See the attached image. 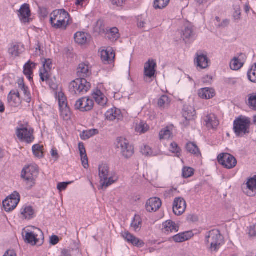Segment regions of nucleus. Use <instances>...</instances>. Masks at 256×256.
Listing matches in <instances>:
<instances>
[{"label": "nucleus", "mask_w": 256, "mask_h": 256, "mask_svg": "<svg viewBox=\"0 0 256 256\" xmlns=\"http://www.w3.org/2000/svg\"><path fill=\"white\" fill-rule=\"evenodd\" d=\"M50 21L53 28L62 30H66L72 22L70 14L64 9L54 10Z\"/></svg>", "instance_id": "obj_1"}, {"label": "nucleus", "mask_w": 256, "mask_h": 256, "mask_svg": "<svg viewBox=\"0 0 256 256\" xmlns=\"http://www.w3.org/2000/svg\"><path fill=\"white\" fill-rule=\"evenodd\" d=\"M233 130L236 137L242 138L250 133L251 119L245 116L240 115L234 121Z\"/></svg>", "instance_id": "obj_2"}, {"label": "nucleus", "mask_w": 256, "mask_h": 256, "mask_svg": "<svg viewBox=\"0 0 256 256\" xmlns=\"http://www.w3.org/2000/svg\"><path fill=\"white\" fill-rule=\"evenodd\" d=\"M205 243L210 252H216L224 244V238L218 230L208 232L205 237Z\"/></svg>", "instance_id": "obj_3"}, {"label": "nucleus", "mask_w": 256, "mask_h": 256, "mask_svg": "<svg viewBox=\"0 0 256 256\" xmlns=\"http://www.w3.org/2000/svg\"><path fill=\"white\" fill-rule=\"evenodd\" d=\"M38 174V166L37 164H33L23 168L21 173V178L25 182L28 188L30 189L35 185Z\"/></svg>", "instance_id": "obj_4"}, {"label": "nucleus", "mask_w": 256, "mask_h": 256, "mask_svg": "<svg viewBox=\"0 0 256 256\" xmlns=\"http://www.w3.org/2000/svg\"><path fill=\"white\" fill-rule=\"evenodd\" d=\"M22 235L24 242L32 246H40L44 243V233L40 228H36L33 231L25 230Z\"/></svg>", "instance_id": "obj_5"}, {"label": "nucleus", "mask_w": 256, "mask_h": 256, "mask_svg": "<svg viewBox=\"0 0 256 256\" xmlns=\"http://www.w3.org/2000/svg\"><path fill=\"white\" fill-rule=\"evenodd\" d=\"M16 134L20 142L28 144L32 143L35 139L34 130L28 125H19V126L16 128Z\"/></svg>", "instance_id": "obj_6"}, {"label": "nucleus", "mask_w": 256, "mask_h": 256, "mask_svg": "<svg viewBox=\"0 0 256 256\" xmlns=\"http://www.w3.org/2000/svg\"><path fill=\"white\" fill-rule=\"evenodd\" d=\"M90 84L86 78H78L70 84L69 89L72 94L83 95L90 89Z\"/></svg>", "instance_id": "obj_7"}, {"label": "nucleus", "mask_w": 256, "mask_h": 256, "mask_svg": "<svg viewBox=\"0 0 256 256\" xmlns=\"http://www.w3.org/2000/svg\"><path fill=\"white\" fill-rule=\"evenodd\" d=\"M117 148L120 150L122 156L126 159L130 158L134 154V147L128 141L122 137L117 138Z\"/></svg>", "instance_id": "obj_8"}, {"label": "nucleus", "mask_w": 256, "mask_h": 256, "mask_svg": "<svg viewBox=\"0 0 256 256\" xmlns=\"http://www.w3.org/2000/svg\"><path fill=\"white\" fill-rule=\"evenodd\" d=\"M99 176L100 179V184L102 188H106L114 183L117 180V178L114 179V177L110 176L108 178L109 174V167L106 164H102L99 166Z\"/></svg>", "instance_id": "obj_9"}, {"label": "nucleus", "mask_w": 256, "mask_h": 256, "mask_svg": "<svg viewBox=\"0 0 256 256\" xmlns=\"http://www.w3.org/2000/svg\"><path fill=\"white\" fill-rule=\"evenodd\" d=\"M181 38L186 44L192 43L196 38V35L194 26L190 24H185L180 32Z\"/></svg>", "instance_id": "obj_10"}, {"label": "nucleus", "mask_w": 256, "mask_h": 256, "mask_svg": "<svg viewBox=\"0 0 256 256\" xmlns=\"http://www.w3.org/2000/svg\"><path fill=\"white\" fill-rule=\"evenodd\" d=\"M20 200L19 194L16 192H14L3 201L2 204L4 210L9 212L14 210L17 206Z\"/></svg>", "instance_id": "obj_11"}, {"label": "nucleus", "mask_w": 256, "mask_h": 256, "mask_svg": "<svg viewBox=\"0 0 256 256\" xmlns=\"http://www.w3.org/2000/svg\"><path fill=\"white\" fill-rule=\"evenodd\" d=\"M218 161L224 168L231 169L236 166L237 161L232 154L228 153L220 154L218 156Z\"/></svg>", "instance_id": "obj_12"}, {"label": "nucleus", "mask_w": 256, "mask_h": 256, "mask_svg": "<svg viewBox=\"0 0 256 256\" xmlns=\"http://www.w3.org/2000/svg\"><path fill=\"white\" fill-rule=\"evenodd\" d=\"M42 61L43 68L40 70V80L42 82H46L47 84H50V72L52 66V60L50 58H44Z\"/></svg>", "instance_id": "obj_13"}, {"label": "nucleus", "mask_w": 256, "mask_h": 256, "mask_svg": "<svg viewBox=\"0 0 256 256\" xmlns=\"http://www.w3.org/2000/svg\"><path fill=\"white\" fill-rule=\"evenodd\" d=\"M94 106V102L88 97H83L78 100L74 105L76 109L81 112H88L91 110Z\"/></svg>", "instance_id": "obj_14"}, {"label": "nucleus", "mask_w": 256, "mask_h": 256, "mask_svg": "<svg viewBox=\"0 0 256 256\" xmlns=\"http://www.w3.org/2000/svg\"><path fill=\"white\" fill-rule=\"evenodd\" d=\"M18 18L22 23L24 24H29L32 20L30 18L31 11L29 4H24L18 10Z\"/></svg>", "instance_id": "obj_15"}, {"label": "nucleus", "mask_w": 256, "mask_h": 256, "mask_svg": "<svg viewBox=\"0 0 256 256\" xmlns=\"http://www.w3.org/2000/svg\"><path fill=\"white\" fill-rule=\"evenodd\" d=\"M186 204L184 199L182 197H177L173 202V212L176 216L182 215L186 210Z\"/></svg>", "instance_id": "obj_16"}, {"label": "nucleus", "mask_w": 256, "mask_h": 256, "mask_svg": "<svg viewBox=\"0 0 256 256\" xmlns=\"http://www.w3.org/2000/svg\"><path fill=\"white\" fill-rule=\"evenodd\" d=\"M204 124L208 130L216 129L219 124V121L214 114H206L203 117Z\"/></svg>", "instance_id": "obj_17"}, {"label": "nucleus", "mask_w": 256, "mask_h": 256, "mask_svg": "<svg viewBox=\"0 0 256 256\" xmlns=\"http://www.w3.org/2000/svg\"><path fill=\"white\" fill-rule=\"evenodd\" d=\"M246 59V56L240 53L235 56L230 62V68L233 70H240L244 65Z\"/></svg>", "instance_id": "obj_18"}, {"label": "nucleus", "mask_w": 256, "mask_h": 256, "mask_svg": "<svg viewBox=\"0 0 256 256\" xmlns=\"http://www.w3.org/2000/svg\"><path fill=\"white\" fill-rule=\"evenodd\" d=\"M91 74V68L88 62H84L79 64L76 72L78 78H86L90 76Z\"/></svg>", "instance_id": "obj_19"}, {"label": "nucleus", "mask_w": 256, "mask_h": 256, "mask_svg": "<svg viewBox=\"0 0 256 256\" xmlns=\"http://www.w3.org/2000/svg\"><path fill=\"white\" fill-rule=\"evenodd\" d=\"M101 59L104 64H110L114 62L115 54L112 48H107L100 52Z\"/></svg>", "instance_id": "obj_20"}, {"label": "nucleus", "mask_w": 256, "mask_h": 256, "mask_svg": "<svg viewBox=\"0 0 256 256\" xmlns=\"http://www.w3.org/2000/svg\"><path fill=\"white\" fill-rule=\"evenodd\" d=\"M24 46L20 42H14L10 44L8 48L9 55L12 58L19 56L24 50Z\"/></svg>", "instance_id": "obj_21"}, {"label": "nucleus", "mask_w": 256, "mask_h": 256, "mask_svg": "<svg viewBox=\"0 0 256 256\" xmlns=\"http://www.w3.org/2000/svg\"><path fill=\"white\" fill-rule=\"evenodd\" d=\"M162 206V202L160 198H152L149 199L146 202V208L148 212H152L158 210Z\"/></svg>", "instance_id": "obj_22"}, {"label": "nucleus", "mask_w": 256, "mask_h": 256, "mask_svg": "<svg viewBox=\"0 0 256 256\" xmlns=\"http://www.w3.org/2000/svg\"><path fill=\"white\" fill-rule=\"evenodd\" d=\"M246 188H244V192L248 196H252L256 194V176L248 179L246 183Z\"/></svg>", "instance_id": "obj_23"}, {"label": "nucleus", "mask_w": 256, "mask_h": 256, "mask_svg": "<svg viewBox=\"0 0 256 256\" xmlns=\"http://www.w3.org/2000/svg\"><path fill=\"white\" fill-rule=\"evenodd\" d=\"M122 236L128 242L132 244L134 246L142 247L144 245V242L142 240H140L128 232H124L122 234Z\"/></svg>", "instance_id": "obj_24"}, {"label": "nucleus", "mask_w": 256, "mask_h": 256, "mask_svg": "<svg viewBox=\"0 0 256 256\" xmlns=\"http://www.w3.org/2000/svg\"><path fill=\"white\" fill-rule=\"evenodd\" d=\"M182 114L183 117L186 120V125H188L189 121L194 118L196 115V111L194 108L190 105H184V106Z\"/></svg>", "instance_id": "obj_25"}, {"label": "nucleus", "mask_w": 256, "mask_h": 256, "mask_svg": "<svg viewBox=\"0 0 256 256\" xmlns=\"http://www.w3.org/2000/svg\"><path fill=\"white\" fill-rule=\"evenodd\" d=\"M178 226L171 220H166L162 224V231L166 234L176 232L178 231Z\"/></svg>", "instance_id": "obj_26"}, {"label": "nucleus", "mask_w": 256, "mask_h": 256, "mask_svg": "<svg viewBox=\"0 0 256 256\" xmlns=\"http://www.w3.org/2000/svg\"><path fill=\"white\" fill-rule=\"evenodd\" d=\"M36 64L29 60L23 68V73L30 82L32 80L33 70L36 68Z\"/></svg>", "instance_id": "obj_27"}, {"label": "nucleus", "mask_w": 256, "mask_h": 256, "mask_svg": "<svg viewBox=\"0 0 256 256\" xmlns=\"http://www.w3.org/2000/svg\"><path fill=\"white\" fill-rule=\"evenodd\" d=\"M196 58L194 60L197 66L202 69L208 67V60L207 56L202 52L196 54Z\"/></svg>", "instance_id": "obj_28"}, {"label": "nucleus", "mask_w": 256, "mask_h": 256, "mask_svg": "<svg viewBox=\"0 0 256 256\" xmlns=\"http://www.w3.org/2000/svg\"><path fill=\"white\" fill-rule=\"evenodd\" d=\"M156 66V62L154 60H149L145 64L144 75L148 78H152L155 74V68Z\"/></svg>", "instance_id": "obj_29"}, {"label": "nucleus", "mask_w": 256, "mask_h": 256, "mask_svg": "<svg viewBox=\"0 0 256 256\" xmlns=\"http://www.w3.org/2000/svg\"><path fill=\"white\" fill-rule=\"evenodd\" d=\"M92 96L98 104L104 106L106 104L107 98L100 90H94Z\"/></svg>", "instance_id": "obj_30"}, {"label": "nucleus", "mask_w": 256, "mask_h": 256, "mask_svg": "<svg viewBox=\"0 0 256 256\" xmlns=\"http://www.w3.org/2000/svg\"><path fill=\"white\" fill-rule=\"evenodd\" d=\"M21 217L26 220H31L34 216V210L32 206H24L20 211Z\"/></svg>", "instance_id": "obj_31"}, {"label": "nucleus", "mask_w": 256, "mask_h": 256, "mask_svg": "<svg viewBox=\"0 0 256 256\" xmlns=\"http://www.w3.org/2000/svg\"><path fill=\"white\" fill-rule=\"evenodd\" d=\"M8 100L12 106H17L20 104V94L18 90H11L8 96Z\"/></svg>", "instance_id": "obj_32"}, {"label": "nucleus", "mask_w": 256, "mask_h": 256, "mask_svg": "<svg viewBox=\"0 0 256 256\" xmlns=\"http://www.w3.org/2000/svg\"><path fill=\"white\" fill-rule=\"evenodd\" d=\"M198 94L200 98L208 100L214 96L215 91L212 88H204L200 89Z\"/></svg>", "instance_id": "obj_33"}, {"label": "nucleus", "mask_w": 256, "mask_h": 256, "mask_svg": "<svg viewBox=\"0 0 256 256\" xmlns=\"http://www.w3.org/2000/svg\"><path fill=\"white\" fill-rule=\"evenodd\" d=\"M105 116L106 118L110 120H114L116 119L120 120L122 117L120 110L116 108L108 110Z\"/></svg>", "instance_id": "obj_34"}, {"label": "nucleus", "mask_w": 256, "mask_h": 256, "mask_svg": "<svg viewBox=\"0 0 256 256\" xmlns=\"http://www.w3.org/2000/svg\"><path fill=\"white\" fill-rule=\"evenodd\" d=\"M186 148L188 152L197 157L201 156V152L198 146L194 142H188L186 144Z\"/></svg>", "instance_id": "obj_35"}, {"label": "nucleus", "mask_w": 256, "mask_h": 256, "mask_svg": "<svg viewBox=\"0 0 256 256\" xmlns=\"http://www.w3.org/2000/svg\"><path fill=\"white\" fill-rule=\"evenodd\" d=\"M170 103V100L169 97L166 95H162L158 99V104L161 110H163L168 108Z\"/></svg>", "instance_id": "obj_36"}, {"label": "nucleus", "mask_w": 256, "mask_h": 256, "mask_svg": "<svg viewBox=\"0 0 256 256\" xmlns=\"http://www.w3.org/2000/svg\"><path fill=\"white\" fill-rule=\"evenodd\" d=\"M142 225V220L138 214H135L130 224V226L132 228L135 232H138L141 228Z\"/></svg>", "instance_id": "obj_37"}, {"label": "nucleus", "mask_w": 256, "mask_h": 256, "mask_svg": "<svg viewBox=\"0 0 256 256\" xmlns=\"http://www.w3.org/2000/svg\"><path fill=\"white\" fill-rule=\"evenodd\" d=\"M87 34L84 32H77L74 34V40L79 44L83 45L87 42Z\"/></svg>", "instance_id": "obj_38"}, {"label": "nucleus", "mask_w": 256, "mask_h": 256, "mask_svg": "<svg viewBox=\"0 0 256 256\" xmlns=\"http://www.w3.org/2000/svg\"><path fill=\"white\" fill-rule=\"evenodd\" d=\"M32 152L34 155L37 158H41L44 157V146L40 144H35L32 146Z\"/></svg>", "instance_id": "obj_39"}, {"label": "nucleus", "mask_w": 256, "mask_h": 256, "mask_svg": "<svg viewBox=\"0 0 256 256\" xmlns=\"http://www.w3.org/2000/svg\"><path fill=\"white\" fill-rule=\"evenodd\" d=\"M98 134V130L93 128L89 130H84L80 134V137L82 140H86Z\"/></svg>", "instance_id": "obj_40"}, {"label": "nucleus", "mask_w": 256, "mask_h": 256, "mask_svg": "<svg viewBox=\"0 0 256 256\" xmlns=\"http://www.w3.org/2000/svg\"><path fill=\"white\" fill-rule=\"evenodd\" d=\"M149 130L148 124L142 120H140L139 122L136 124L135 130L137 132L144 134Z\"/></svg>", "instance_id": "obj_41"}, {"label": "nucleus", "mask_w": 256, "mask_h": 256, "mask_svg": "<svg viewBox=\"0 0 256 256\" xmlns=\"http://www.w3.org/2000/svg\"><path fill=\"white\" fill-rule=\"evenodd\" d=\"M190 236L189 234V232H185L182 233H179L172 237L173 240L176 242H182L186 240H188Z\"/></svg>", "instance_id": "obj_42"}, {"label": "nucleus", "mask_w": 256, "mask_h": 256, "mask_svg": "<svg viewBox=\"0 0 256 256\" xmlns=\"http://www.w3.org/2000/svg\"><path fill=\"white\" fill-rule=\"evenodd\" d=\"M107 36L112 41L117 40L120 36L118 30L116 27L111 28L107 33Z\"/></svg>", "instance_id": "obj_43"}, {"label": "nucleus", "mask_w": 256, "mask_h": 256, "mask_svg": "<svg viewBox=\"0 0 256 256\" xmlns=\"http://www.w3.org/2000/svg\"><path fill=\"white\" fill-rule=\"evenodd\" d=\"M159 136L160 140H168L172 136V132L170 128L167 126L160 131Z\"/></svg>", "instance_id": "obj_44"}, {"label": "nucleus", "mask_w": 256, "mask_h": 256, "mask_svg": "<svg viewBox=\"0 0 256 256\" xmlns=\"http://www.w3.org/2000/svg\"><path fill=\"white\" fill-rule=\"evenodd\" d=\"M247 76L248 79L251 82L256 83V63L248 70Z\"/></svg>", "instance_id": "obj_45"}, {"label": "nucleus", "mask_w": 256, "mask_h": 256, "mask_svg": "<svg viewBox=\"0 0 256 256\" xmlns=\"http://www.w3.org/2000/svg\"><path fill=\"white\" fill-rule=\"evenodd\" d=\"M60 116L64 120H68L70 118L71 113L70 112V108L68 106H64L60 108Z\"/></svg>", "instance_id": "obj_46"}, {"label": "nucleus", "mask_w": 256, "mask_h": 256, "mask_svg": "<svg viewBox=\"0 0 256 256\" xmlns=\"http://www.w3.org/2000/svg\"><path fill=\"white\" fill-rule=\"evenodd\" d=\"M248 104L252 110H256V93L249 94Z\"/></svg>", "instance_id": "obj_47"}, {"label": "nucleus", "mask_w": 256, "mask_h": 256, "mask_svg": "<svg viewBox=\"0 0 256 256\" xmlns=\"http://www.w3.org/2000/svg\"><path fill=\"white\" fill-rule=\"evenodd\" d=\"M170 0H154V6L156 9H162L169 4Z\"/></svg>", "instance_id": "obj_48"}, {"label": "nucleus", "mask_w": 256, "mask_h": 256, "mask_svg": "<svg viewBox=\"0 0 256 256\" xmlns=\"http://www.w3.org/2000/svg\"><path fill=\"white\" fill-rule=\"evenodd\" d=\"M59 108L68 106L66 98L62 92H59L58 95Z\"/></svg>", "instance_id": "obj_49"}, {"label": "nucleus", "mask_w": 256, "mask_h": 256, "mask_svg": "<svg viewBox=\"0 0 256 256\" xmlns=\"http://www.w3.org/2000/svg\"><path fill=\"white\" fill-rule=\"evenodd\" d=\"M194 174V170L190 167H184L182 169V174L184 178H188Z\"/></svg>", "instance_id": "obj_50"}, {"label": "nucleus", "mask_w": 256, "mask_h": 256, "mask_svg": "<svg viewBox=\"0 0 256 256\" xmlns=\"http://www.w3.org/2000/svg\"><path fill=\"white\" fill-rule=\"evenodd\" d=\"M170 150L172 152L176 154L177 156H179L180 152V148L178 146V144L175 142H172L170 145Z\"/></svg>", "instance_id": "obj_51"}, {"label": "nucleus", "mask_w": 256, "mask_h": 256, "mask_svg": "<svg viewBox=\"0 0 256 256\" xmlns=\"http://www.w3.org/2000/svg\"><path fill=\"white\" fill-rule=\"evenodd\" d=\"M114 8H122L125 4L126 0H110Z\"/></svg>", "instance_id": "obj_52"}, {"label": "nucleus", "mask_w": 256, "mask_h": 256, "mask_svg": "<svg viewBox=\"0 0 256 256\" xmlns=\"http://www.w3.org/2000/svg\"><path fill=\"white\" fill-rule=\"evenodd\" d=\"M141 152L143 155L148 156L152 154V150L151 148L148 146H144L141 148Z\"/></svg>", "instance_id": "obj_53"}, {"label": "nucleus", "mask_w": 256, "mask_h": 256, "mask_svg": "<svg viewBox=\"0 0 256 256\" xmlns=\"http://www.w3.org/2000/svg\"><path fill=\"white\" fill-rule=\"evenodd\" d=\"M73 182H60L58 183L57 185V188L60 192L65 190L68 187V184H72Z\"/></svg>", "instance_id": "obj_54"}, {"label": "nucleus", "mask_w": 256, "mask_h": 256, "mask_svg": "<svg viewBox=\"0 0 256 256\" xmlns=\"http://www.w3.org/2000/svg\"><path fill=\"white\" fill-rule=\"evenodd\" d=\"M248 234L251 237L256 236V224L249 227Z\"/></svg>", "instance_id": "obj_55"}, {"label": "nucleus", "mask_w": 256, "mask_h": 256, "mask_svg": "<svg viewBox=\"0 0 256 256\" xmlns=\"http://www.w3.org/2000/svg\"><path fill=\"white\" fill-rule=\"evenodd\" d=\"M80 157L82 166L84 168H88L89 165L87 155L85 154L84 156H80Z\"/></svg>", "instance_id": "obj_56"}, {"label": "nucleus", "mask_w": 256, "mask_h": 256, "mask_svg": "<svg viewBox=\"0 0 256 256\" xmlns=\"http://www.w3.org/2000/svg\"><path fill=\"white\" fill-rule=\"evenodd\" d=\"M238 82V79L236 78H227L225 80V82L230 86L235 85Z\"/></svg>", "instance_id": "obj_57"}, {"label": "nucleus", "mask_w": 256, "mask_h": 256, "mask_svg": "<svg viewBox=\"0 0 256 256\" xmlns=\"http://www.w3.org/2000/svg\"><path fill=\"white\" fill-rule=\"evenodd\" d=\"M59 242V238L57 236L53 235L50 238V243L52 245L56 244Z\"/></svg>", "instance_id": "obj_58"}, {"label": "nucleus", "mask_w": 256, "mask_h": 256, "mask_svg": "<svg viewBox=\"0 0 256 256\" xmlns=\"http://www.w3.org/2000/svg\"><path fill=\"white\" fill-rule=\"evenodd\" d=\"M78 148L80 156H84L86 154V151L84 144L82 142L78 144Z\"/></svg>", "instance_id": "obj_59"}, {"label": "nucleus", "mask_w": 256, "mask_h": 256, "mask_svg": "<svg viewBox=\"0 0 256 256\" xmlns=\"http://www.w3.org/2000/svg\"><path fill=\"white\" fill-rule=\"evenodd\" d=\"M212 80V77L210 76H205L202 78V82L205 84H211Z\"/></svg>", "instance_id": "obj_60"}, {"label": "nucleus", "mask_w": 256, "mask_h": 256, "mask_svg": "<svg viewBox=\"0 0 256 256\" xmlns=\"http://www.w3.org/2000/svg\"><path fill=\"white\" fill-rule=\"evenodd\" d=\"M24 95V100L28 103H30L32 101V96L30 92L28 91V92H26V93H25Z\"/></svg>", "instance_id": "obj_61"}, {"label": "nucleus", "mask_w": 256, "mask_h": 256, "mask_svg": "<svg viewBox=\"0 0 256 256\" xmlns=\"http://www.w3.org/2000/svg\"><path fill=\"white\" fill-rule=\"evenodd\" d=\"M3 256H17V254L14 250H10L6 252Z\"/></svg>", "instance_id": "obj_62"}, {"label": "nucleus", "mask_w": 256, "mask_h": 256, "mask_svg": "<svg viewBox=\"0 0 256 256\" xmlns=\"http://www.w3.org/2000/svg\"><path fill=\"white\" fill-rule=\"evenodd\" d=\"M50 154L52 156L53 158H56V160H58V150L55 148H53L51 150Z\"/></svg>", "instance_id": "obj_63"}, {"label": "nucleus", "mask_w": 256, "mask_h": 256, "mask_svg": "<svg viewBox=\"0 0 256 256\" xmlns=\"http://www.w3.org/2000/svg\"><path fill=\"white\" fill-rule=\"evenodd\" d=\"M61 255L62 256H72L70 251L66 249L62 251Z\"/></svg>", "instance_id": "obj_64"}]
</instances>
